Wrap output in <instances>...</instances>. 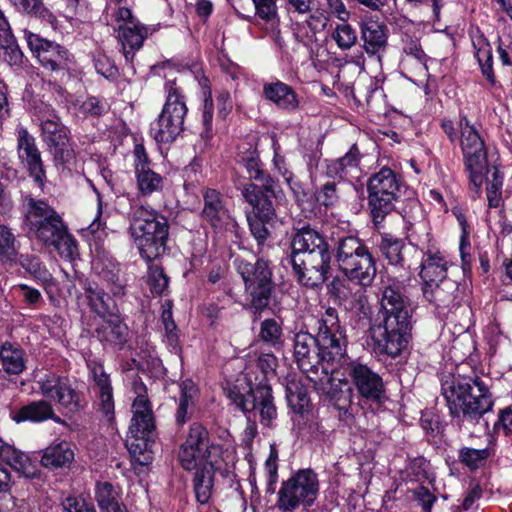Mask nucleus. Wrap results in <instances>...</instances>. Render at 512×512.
<instances>
[{"mask_svg":"<svg viewBox=\"0 0 512 512\" xmlns=\"http://www.w3.org/2000/svg\"><path fill=\"white\" fill-rule=\"evenodd\" d=\"M134 172L139 195L149 197L164 188V177L151 167L146 150L142 144H136L133 150Z\"/></svg>","mask_w":512,"mask_h":512,"instance_id":"obj_16","label":"nucleus"},{"mask_svg":"<svg viewBox=\"0 0 512 512\" xmlns=\"http://www.w3.org/2000/svg\"><path fill=\"white\" fill-rule=\"evenodd\" d=\"M351 190H353V185L349 182L341 179L339 181L329 180L315 189L314 196L320 205L332 207Z\"/></svg>","mask_w":512,"mask_h":512,"instance_id":"obj_33","label":"nucleus"},{"mask_svg":"<svg viewBox=\"0 0 512 512\" xmlns=\"http://www.w3.org/2000/svg\"><path fill=\"white\" fill-rule=\"evenodd\" d=\"M74 459L71 444L67 441L52 443L44 449L41 464L49 469L67 467Z\"/></svg>","mask_w":512,"mask_h":512,"instance_id":"obj_31","label":"nucleus"},{"mask_svg":"<svg viewBox=\"0 0 512 512\" xmlns=\"http://www.w3.org/2000/svg\"><path fill=\"white\" fill-rule=\"evenodd\" d=\"M263 94L266 99L284 110H294L299 105L298 98L294 90L287 84L280 81L266 83L263 87Z\"/></svg>","mask_w":512,"mask_h":512,"instance_id":"obj_30","label":"nucleus"},{"mask_svg":"<svg viewBox=\"0 0 512 512\" xmlns=\"http://www.w3.org/2000/svg\"><path fill=\"white\" fill-rule=\"evenodd\" d=\"M148 34V29L138 21H130L119 26L118 38L122 44L123 55L127 61L134 57Z\"/></svg>","mask_w":512,"mask_h":512,"instance_id":"obj_23","label":"nucleus"},{"mask_svg":"<svg viewBox=\"0 0 512 512\" xmlns=\"http://www.w3.org/2000/svg\"><path fill=\"white\" fill-rule=\"evenodd\" d=\"M94 269L98 274L110 285V291L115 295H123L125 290V284L120 278L119 266L115 262L109 260L105 264L101 259H96L93 262Z\"/></svg>","mask_w":512,"mask_h":512,"instance_id":"obj_40","label":"nucleus"},{"mask_svg":"<svg viewBox=\"0 0 512 512\" xmlns=\"http://www.w3.org/2000/svg\"><path fill=\"white\" fill-rule=\"evenodd\" d=\"M335 261L340 271L359 285L369 286L376 276L375 260L356 236L339 238L335 244Z\"/></svg>","mask_w":512,"mask_h":512,"instance_id":"obj_6","label":"nucleus"},{"mask_svg":"<svg viewBox=\"0 0 512 512\" xmlns=\"http://www.w3.org/2000/svg\"><path fill=\"white\" fill-rule=\"evenodd\" d=\"M20 243L12 230L0 224V261L2 263H16Z\"/></svg>","mask_w":512,"mask_h":512,"instance_id":"obj_43","label":"nucleus"},{"mask_svg":"<svg viewBox=\"0 0 512 512\" xmlns=\"http://www.w3.org/2000/svg\"><path fill=\"white\" fill-rule=\"evenodd\" d=\"M412 308L399 288L386 286L381 292L380 308L371 319L369 337L378 355L398 356L411 338Z\"/></svg>","mask_w":512,"mask_h":512,"instance_id":"obj_2","label":"nucleus"},{"mask_svg":"<svg viewBox=\"0 0 512 512\" xmlns=\"http://www.w3.org/2000/svg\"><path fill=\"white\" fill-rule=\"evenodd\" d=\"M202 218L211 224V226L221 227L228 219V209L223 195L211 188L203 191V209Z\"/></svg>","mask_w":512,"mask_h":512,"instance_id":"obj_22","label":"nucleus"},{"mask_svg":"<svg viewBox=\"0 0 512 512\" xmlns=\"http://www.w3.org/2000/svg\"><path fill=\"white\" fill-rule=\"evenodd\" d=\"M6 33L5 39L0 36V48L3 49L2 58L10 65H16L22 60V52L15 45L9 25H7Z\"/></svg>","mask_w":512,"mask_h":512,"instance_id":"obj_53","label":"nucleus"},{"mask_svg":"<svg viewBox=\"0 0 512 512\" xmlns=\"http://www.w3.org/2000/svg\"><path fill=\"white\" fill-rule=\"evenodd\" d=\"M364 48L369 54H376L387 44V27L377 21H368L362 27Z\"/></svg>","mask_w":512,"mask_h":512,"instance_id":"obj_35","label":"nucleus"},{"mask_svg":"<svg viewBox=\"0 0 512 512\" xmlns=\"http://www.w3.org/2000/svg\"><path fill=\"white\" fill-rule=\"evenodd\" d=\"M286 396L289 406L296 413H303L310 402L304 388L296 383L287 386Z\"/></svg>","mask_w":512,"mask_h":512,"instance_id":"obj_48","label":"nucleus"},{"mask_svg":"<svg viewBox=\"0 0 512 512\" xmlns=\"http://www.w3.org/2000/svg\"><path fill=\"white\" fill-rule=\"evenodd\" d=\"M154 443L152 435H132L129 433L126 446L135 462L140 465H147L152 460L151 447Z\"/></svg>","mask_w":512,"mask_h":512,"instance_id":"obj_36","label":"nucleus"},{"mask_svg":"<svg viewBox=\"0 0 512 512\" xmlns=\"http://www.w3.org/2000/svg\"><path fill=\"white\" fill-rule=\"evenodd\" d=\"M59 255L67 260H73L77 255V243L74 237L66 229L52 244Z\"/></svg>","mask_w":512,"mask_h":512,"instance_id":"obj_52","label":"nucleus"},{"mask_svg":"<svg viewBox=\"0 0 512 512\" xmlns=\"http://www.w3.org/2000/svg\"><path fill=\"white\" fill-rule=\"evenodd\" d=\"M489 457L487 448L474 449L463 447L459 450V461L471 470L478 469Z\"/></svg>","mask_w":512,"mask_h":512,"instance_id":"obj_49","label":"nucleus"},{"mask_svg":"<svg viewBox=\"0 0 512 512\" xmlns=\"http://www.w3.org/2000/svg\"><path fill=\"white\" fill-rule=\"evenodd\" d=\"M193 383L187 381L183 383L179 407L176 413L178 424H184L187 420L188 410L193 406Z\"/></svg>","mask_w":512,"mask_h":512,"instance_id":"obj_56","label":"nucleus"},{"mask_svg":"<svg viewBox=\"0 0 512 512\" xmlns=\"http://www.w3.org/2000/svg\"><path fill=\"white\" fill-rule=\"evenodd\" d=\"M281 335V326L275 319H266L261 323L260 337L264 342L276 346L280 343Z\"/></svg>","mask_w":512,"mask_h":512,"instance_id":"obj_58","label":"nucleus"},{"mask_svg":"<svg viewBox=\"0 0 512 512\" xmlns=\"http://www.w3.org/2000/svg\"><path fill=\"white\" fill-rule=\"evenodd\" d=\"M102 319L103 321L97 329L98 338L115 345H123L127 340L128 327L120 316L111 313Z\"/></svg>","mask_w":512,"mask_h":512,"instance_id":"obj_29","label":"nucleus"},{"mask_svg":"<svg viewBox=\"0 0 512 512\" xmlns=\"http://www.w3.org/2000/svg\"><path fill=\"white\" fill-rule=\"evenodd\" d=\"M40 126L42 140L55 164H70L75 158V152L70 143L69 130L53 109L41 112Z\"/></svg>","mask_w":512,"mask_h":512,"instance_id":"obj_12","label":"nucleus"},{"mask_svg":"<svg viewBox=\"0 0 512 512\" xmlns=\"http://www.w3.org/2000/svg\"><path fill=\"white\" fill-rule=\"evenodd\" d=\"M421 427L429 442L435 441L442 431L440 416L434 410H426L421 415Z\"/></svg>","mask_w":512,"mask_h":512,"instance_id":"obj_50","label":"nucleus"},{"mask_svg":"<svg viewBox=\"0 0 512 512\" xmlns=\"http://www.w3.org/2000/svg\"><path fill=\"white\" fill-rule=\"evenodd\" d=\"M360 161V153L356 145L341 158L332 161L328 165V174L341 180L347 178L354 170H357Z\"/></svg>","mask_w":512,"mask_h":512,"instance_id":"obj_39","label":"nucleus"},{"mask_svg":"<svg viewBox=\"0 0 512 512\" xmlns=\"http://www.w3.org/2000/svg\"><path fill=\"white\" fill-rule=\"evenodd\" d=\"M47 220L40 222L31 230L35 232L37 239L49 246L67 229L61 216L56 213L51 215Z\"/></svg>","mask_w":512,"mask_h":512,"instance_id":"obj_37","label":"nucleus"},{"mask_svg":"<svg viewBox=\"0 0 512 512\" xmlns=\"http://www.w3.org/2000/svg\"><path fill=\"white\" fill-rule=\"evenodd\" d=\"M277 358L271 353H263L259 356L257 366L263 372L264 378L255 387H250L246 394L241 393L234 386L227 392L228 398L243 412H258L264 425H271L277 417L272 389L267 383L269 375L275 374Z\"/></svg>","mask_w":512,"mask_h":512,"instance_id":"obj_4","label":"nucleus"},{"mask_svg":"<svg viewBox=\"0 0 512 512\" xmlns=\"http://www.w3.org/2000/svg\"><path fill=\"white\" fill-rule=\"evenodd\" d=\"M447 275V261L438 251H429L424 255L421 265V278L423 279V297L433 302L439 293V283Z\"/></svg>","mask_w":512,"mask_h":512,"instance_id":"obj_18","label":"nucleus"},{"mask_svg":"<svg viewBox=\"0 0 512 512\" xmlns=\"http://www.w3.org/2000/svg\"><path fill=\"white\" fill-rule=\"evenodd\" d=\"M147 284L153 294L162 295L168 289L169 280L161 268L157 266H150L147 276Z\"/></svg>","mask_w":512,"mask_h":512,"instance_id":"obj_55","label":"nucleus"},{"mask_svg":"<svg viewBox=\"0 0 512 512\" xmlns=\"http://www.w3.org/2000/svg\"><path fill=\"white\" fill-rule=\"evenodd\" d=\"M482 494V487L478 483L472 484L464 495L459 506V512H476L479 508L478 501L481 499Z\"/></svg>","mask_w":512,"mask_h":512,"instance_id":"obj_59","label":"nucleus"},{"mask_svg":"<svg viewBox=\"0 0 512 512\" xmlns=\"http://www.w3.org/2000/svg\"><path fill=\"white\" fill-rule=\"evenodd\" d=\"M330 36L337 47L342 51L351 49L357 43L358 39L356 29L349 24L348 21L337 23L332 29Z\"/></svg>","mask_w":512,"mask_h":512,"instance_id":"obj_44","label":"nucleus"},{"mask_svg":"<svg viewBox=\"0 0 512 512\" xmlns=\"http://www.w3.org/2000/svg\"><path fill=\"white\" fill-rule=\"evenodd\" d=\"M19 264L27 273L38 281L48 295H52L56 288V281L52 274L34 255L22 254L19 257Z\"/></svg>","mask_w":512,"mask_h":512,"instance_id":"obj_32","label":"nucleus"},{"mask_svg":"<svg viewBox=\"0 0 512 512\" xmlns=\"http://www.w3.org/2000/svg\"><path fill=\"white\" fill-rule=\"evenodd\" d=\"M441 394L450 414L468 421H477L493 405L487 386L478 377L444 373L441 377Z\"/></svg>","mask_w":512,"mask_h":512,"instance_id":"obj_3","label":"nucleus"},{"mask_svg":"<svg viewBox=\"0 0 512 512\" xmlns=\"http://www.w3.org/2000/svg\"><path fill=\"white\" fill-rule=\"evenodd\" d=\"M330 260L329 248L290 257L298 281L311 288L318 287L327 280Z\"/></svg>","mask_w":512,"mask_h":512,"instance_id":"obj_14","label":"nucleus"},{"mask_svg":"<svg viewBox=\"0 0 512 512\" xmlns=\"http://www.w3.org/2000/svg\"><path fill=\"white\" fill-rule=\"evenodd\" d=\"M26 40L31 52L45 69L62 71L70 68L72 60L64 47L33 33H27Z\"/></svg>","mask_w":512,"mask_h":512,"instance_id":"obj_15","label":"nucleus"},{"mask_svg":"<svg viewBox=\"0 0 512 512\" xmlns=\"http://www.w3.org/2000/svg\"><path fill=\"white\" fill-rule=\"evenodd\" d=\"M132 409L129 433L136 436L154 434L155 421L149 401L144 396H138L133 402Z\"/></svg>","mask_w":512,"mask_h":512,"instance_id":"obj_24","label":"nucleus"},{"mask_svg":"<svg viewBox=\"0 0 512 512\" xmlns=\"http://www.w3.org/2000/svg\"><path fill=\"white\" fill-rule=\"evenodd\" d=\"M0 458L21 476L34 478L38 475L36 461L9 444L3 443Z\"/></svg>","mask_w":512,"mask_h":512,"instance_id":"obj_26","label":"nucleus"},{"mask_svg":"<svg viewBox=\"0 0 512 512\" xmlns=\"http://www.w3.org/2000/svg\"><path fill=\"white\" fill-rule=\"evenodd\" d=\"M0 360L3 370L8 374H20L26 367L23 350L8 343L0 350Z\"/></svg>","mask_w":512,"mask_h":512,"instance_id":"obj_41","label":"nucleus"},{"mask_svg":"<svg viewBox=\"0 0 512 512\" xmlns=\"http://www.w3.org/2000/svg\"><path fill=\"white\" fill-rule=\"evenodd\" d=\"M86 294L90 307L101 317L105 318L107 315L113 313L112 301L108 294L99 287L89 285L86 288Z\"/></svg>","mask_w":512,"mask_h":512,"instance_id":"obj_47","label":"nucleus"},{"mask_svg":"<svg viewBox=\"0 0 512 512\" xmlns=\"http://www.w3.org/2000/svg\"><path fill=\"white\" fill-rule=\"evenodd\" d=\"M250 231L259 245L263 244L269 235V231L265 226V222L269 220L262 219L258 216H247Z\"/></svg>","mask_w":512,"mask_h":512,"instance_id":"obj_60","label":"nucleus"},{"mask_svg":"<svg viewBox=\"0 0 512 512\" xmlns=\"http://www.w3.org/2000/svg\"><path fill=\"white\" fill-rule=\"evenodd\" d=\"M39 386L45 397L56 400L69 412H74L79 408V396L67 378L50 374L39 381Z\"/></svg>","mask_w":512,"mask_h":512,"instance_id":"obj_20","label":"nucleus"},{"mask_svg":"<svg viewBox=\"0 0 512 512\" xmlns=\"http://www.w3.org/2000/svg\"><path fill=\"white\" fill-rule=\"evenodd\" d=\"M257 15L266 21H271L276 16V4L274 0H253Z\"/></svg>","mask_w":512,"mask_h":512,"instance_id":"obj_61","label":"nucleus"},{"mask_svg":"<svg viewBox=\"0 0 512 512\" xmlns=\"http://www.w3.org/2000/svg\"><path fill=\"white\" fill-rule=\"evenodd\" d=\"M179 461L188 471L213 463L221 464V448L210 441L205 427L200 423H193L186 441L181 445Z\"/></svg>","mask_w":512,"mask_h":512,"instance_id":"obj_11","label":"nucleus"},{"mask_svg":"<svg viewBox=\"0 0 512 512\" xmlns=\"http://www.w3.org/2000/svg\"><path fill=\"white\" fill-rule=\"evenodd\" d=\"M19 11L25 12L43 19H50L51 13L44 6L42 0H10Z\"/></svg>","mask_w":512,"mask_h":512,"instance_id":"obj_54","label":"nucleus"},{"mask_svg":"<svg viewBox=\"0 0 512 512\" xmlns=\"http://www.w3.org/2000/svg\"><path fill=\"white\" fill-rule=\"evenodd\" d=\"M242 196L252 206L255 215L262 219L272 220L275 217V209L272 199L273 195L262 193V189L254 184L248 183L242 189Z\"/></svg>","mask_w":512,"mask_h":512,"instance_id":"obj_27","label":"nucleus"},{"mask_svg":"<svg viewBox=\"0 0 512 512\" xmlns=\"http://www.w3.org/2000/svg\"><path fill=\"white\" fill-rule=\"evenodd\" d=\"M460 129V143L466 169L469 172L470 184L474 188L475 197H479L484 180V169L487 166L484 143L466 117L461 118Z\"/></svg>","mask_w":512,"mask_h":512,"instance_id":"obj_13","label":"nucleus"},{"mask_svg":"<svg viewBox=\"0 0 512 512\" xmlns=\"http://www.w3.org/2000/svg\"><path fill=\"white\" fill-rule=\"evenodd\" d=\"M79 110L84 115L99 116L104 112L105 106L99 99L90 97L80 105Z\"/></svg>","mask_w":512,"mask_h":512,"instance_id":"obj_64","label":"nucleus"},{"mask_svg":"<svg viewBox=\"0 0 512 512\" xmlns=\"http://www.w3.org/2000/svg\"><path fill=\"white\" fill-rule=\"evenodd\" d=\"M471 43L474 48V54L477 58L483 76L491 83H495L493 72L492 47L487 38L478 27L471 28L469 32Z\"/></svg>","mask_w":512,"mask_h":512,"instance_id":"obj_25","label":"nucleus"},{"mask_svg":"<svg viewBox=\"0 0 512 512\" xmlns=\"http://www.w3.org/2000/svg\"><path fill=\"white\" fill-rule=\"evenodd\" d=\"M53 417L51 405L44 401H34L21 407L14 415L13 420L17 423L22 421L40 422Z\"/></svg>","mask_w":512,"mask_h":512,"instance_id":"obj_38","label":"nucleus"},{"mask_svg":"<svg viewBox=\"0 0 512 512\" xmlns=\"http://www.w3.org/2000/svg\"><path fill=\"white\" fill-rule=\"evenodd\" d=\"M319 491V481L311 469H302L281 483L277 508L281 512H294L311 506Z\"/></svg>","mask_w":512,"mask_h":512,"instance_id":"obj_8","label":"nucleus"},{"mask_svg":"<svg viewBox=\"0 0 512 512\" xmlns=\"http://www.w3.org/2000/svg\"><path fill=\"white\" fill-rule=\"evenodd\" d=\"M293 349L298 367L316 389L325 392L332 378L321 362H338L346 352V335L336 309H326L319 320L316 337L304 331L296 333Z\"/></svg>","mask_w":512,"mask_h":512,"instance_id":"obj_1","label":"nucleus"},{"mask_svg":"<svg viewBox=\"0 0 512 512\" xmlns=\"http://www.w3.org/2000/svg\"><path fill=\"white\" fill-rule=\"evenodd\" d=\"M278 453L274 447H271L270 454L265 461V472L267 488L266 493L273 494L275 492V485L278 481Z\"/></svg>","mask_w":512,"mask_h":512,"instance_id":"obj_57","label":"nucleus"},{"mask_svg":"<svg viewBox=\"0 0 512 512\" xmlns=\"http://www.w3.org/2000/svg\"><path fill=\"white\" fill-rule=\"evenodd\" d=\"M291 255L297 257L299 254L315 252L328 249V243L324 236L310 225L294 228L291 237Z\"/></svg>","mask_w":512,"mask_h":512,"instance_id":"obj_21","label":"nucleus"},{"mask_svg":"<svg viewBox=\"0 0 512 512\" xmlns=\"http://www.w3.org/2000/svg\"><path fill=\"white\" fill-rule=\"evenodd\" d=\"M18 157L28 169L29 176L42 190L45 185L46 173L44 170L41 153L36 145L35 138L25 128L17 132Z\"/></svg>","mask_w":512,"mask_h":512,"instance_id":"obj_17","label":"nucleus"},{"mask_svg":"<svg viewBox=\"0 0 512 512\" xmlns=\"http://www.w3.org/2000/svg\"><path fill=\"white\" fill-rule=\"evenodd\" d=\"M91 372L98 389L101 408L107 416H111L114 412V401L109 375L105 373L103 366L97 363L91 366Z\"/></svg>","mask_w":512,"mask_h":512,"instance_id":"obj_34","label":"nucleus"},{"mask_svg":"<svg viewBox=\"0 0 512 512\" xmlns=\"http://www.w3.org/2000/svg\"><path fill=\"white\" fill-rule=\"evenodd\" d=\"M63 506L67 512H96L93 505L76 497H67L63 502Z\"/></svg>","mask_w":512,"mask_h":512,"instance_id":"obj_63","label":"nucleus"},{"mask_svg":"<svg viewBox=\"0 0 512 512\" xmlns=\"http://www.w3.org/2000/svg\"><path fill=\"white\" fill-rule=\"evenodd\" d=\"M234 263L244 281L251 307L255 310L267 307L273 290L272 270L268 262L258 259L255 263H251L237 258Z\"/></svg>","mask_w":512,"mask_h":512,"instance_id":"obj_10","label":"nucleus"},{"mask_svg":"<svg viewBox=\"0 0 512 512\" xmlns=\"http://www.w3.org/2000/svg\"><path fill=\"white\" fill-rule=\"evenodd\" d=\"M346 372L362 397L373 401L381 399L384 394L382 378L367 365L351 361L346 367Z\"/></svg>","mask_w":512,"mask_h":512,"instance_id":"obj_19","label":"nucleus"},{"mask_svg":"<svg viewBox=\"0 0 512 512\" xmlns=\"http://www.w3.org/2000/svg\"><path fill=\"white\" fill-rule=\"evenodd\" d=\"M166 101L159 117L151 124L150 133L158 143L173 142L184 129L188 112L185 97L175 82L165 86Z\"/></svg>","mask_w":512,"mask_h":512,"instance_id":"obj_7","label":"nucleus"},{"mask_svg":"<svg viewBox=\"0 0 512 512\" xmlns=\"http://www.w3.org/2000/svg\"><path fill=\"white\" fill-rule=\"evenodd\" d=\"M117 492L114 487L108 483H99L96 487V500L102 511H107L114 506L120 505L117 500Z\"/></svg>","mask_w":512,"mask_h":512,"instance_id":"obj_51","label":"nucleus"},{"mask_svg":"<svg viewBox=\"0 0 512 512\" xmlns=\"http://www.w3.org/2000/svg\"><path fill=\"white\" fill-rule=\"evenodd\" d=\"M129 230L140 255L148 262L165 253L169 225L156 210L144 206L136 208L132 212Z\"/></svg>","mask_w":512,"mask_h":512,"instance_id":"obj_5","label":"nucleus"},{"mask_svg":"<svg viewBox=\"0 0 512 512\" xmlns=\"http://www.w3.org/2000/svg\"><path fill=\"white\" fill-rule=\"evenodd\" d=\"M378 247L390 264H401L404 260V243L402 240L390 234H385L381 237Z\"/></svg>","mask_w":512,"mask_h":512,"instance_id":"obj_45","label":"nucleus"},{"mask_svg":"<svg viewBox=\"0 0 512 512\" xmlns=\"http://www.w3.org/2000/svg\"><path fill=\"white\" fill-rule=\"evenodd\" d=\"M12 208L11 194L9 191V178L0 177V214H6Z\"/></svg>","mask_w":512,"mask_h":512,"instance_id":"obj_62","label":"nucleus"},{"mask_svg":"<svg viewBox=\"0 0 512 512\" xmlns=\"http://www.w3.org/2000/svg\"><path fill=\"white\" fill-rule=\"evenodd\" d=\"M220 469V464H209L194 468L196 470L193 479V488L195 498L198 504L206 505L209 503L214 487V474Z\"/></svg>","mask_w":512,"mask_h":512,"instance_id":"obj_28","label":"nucleus"},{"mask_svg":"<svg viewBox=\"0 0 512 512\" xmlns=\"http://www.w3.org/2000/svg\"><path fill=\"white\" fill-rule=\"evenodd\" d=\"M368 203L375 226L394 209V201L401 196L403 186L390 168H382L368 181Z\"/></svg>","mask_w":512,"mask_h":512,"instance_id":"obj_9","label":"nucleus"},{"mask_svg":"<svg viewBox=\"0 0 512 512\" xmlns=\"http://www.w3.org/2000/svg\"><path fill=\"white\" fill-rule=\"evenodd\" d=\"M25 217L30 228L36 226L40 222L47 220L51 215L57 212L46 202L37 200L32 196H27L24 200Z\"/></svg>","mask_w":512,"mask_h":512,"instance_id":"obj_42","label":"nucleus"},{"mask_svg":"<svg viewBox=\"0 0 512 512\" xmlns=\"http://www.w3.org/2000/svg\"><path fill=\"white\" fill-rule=\"evenodd\" d=\"M484 175L488 182L487 199L490 207H499L501 203L503 176L496 167L485 166Z\"/></svg>","mask_w":512,"mask_h":512,"instance_id":"obj_46","label":"nucleus"}]
</instances>
